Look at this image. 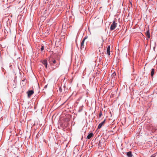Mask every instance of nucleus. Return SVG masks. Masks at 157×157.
<instances>
[{
	"label": "nucleus",
	"mask_w": 157,
	"mask_h": 157,
	"mask_svg": "<svg viewBox=\"0 0 157 157\" xmlns=\"http://www.w3.org/2000/svg\"><path fill=\"white\" fill-rule=\"evenodd\" d=\"M113 76H114V73H113Z\"/></svg>",
	"instance_id": "17"
},
{
	"label": "nucleus",
	"mask_w": 157,
	"mask_h": 157,
	"mask_svg": "<svg viewBox=\"0 0 157 157\" xmlns=\"http://www.w3.org/2000/svg\"><path fill=\"white\" fill-rule=\"evenodd\" d=\"M155 156L156 155L155 154H154L152 155L151 157H155Z\"/></svg>",
	"instance_id": "15"
},
{
	"label": "nucleus",
	"mask_w": 157,
	"mask_h": 157,
	"mask_svg": "<svg viewBox=\"0 0 157 157\" xmlns=\"http://www.w3.org/2000/svg\"><path fill=\"white\" fill-rule=\"evenodd\" d=\"M42 63L45 66L46 68H47V61L46 59L44 60Z\"/></svg>",
	"instance_id": "5"
},
{
	"label": "nucleus",
	"mask_w": 157,
	"mask_h": 157,
	"mask_svg": "<svg viewBox=\"0 0 157 157\" xmlns=\"http://www.w3.org/2000/svg\"><path fill=\"white\" fill-rule=\"evenodd\" d=\"M34 91L33 90H29L27 92V93L28 94V96L29 98H30V96L33 94Z\"/></svg>",
	"instance_id": "3"
},
{
	"label": "nucleus",
	"mask_w": 157,
	"mask_h": 157,
	"mask_svg": "<svg viewBox=\"0 0 157 157\" xmlns=\"http://www.w3.org/2000/svg\"><path fill=\"white\" fill-rule=\"evenodd\" d=\"M117 25V23H116L115 21H113L110 27V30H114Z\"/></svg>",
	"instance_id": "1"
},
{
	"label": "nucleus",
	"mask_w": 157,
	"mask_h": 157,
	"mask_svg": "<svg viewBox=\"0 0 157 157\" xmlns=\"http://www.w3.org/2000/svg\"><path fill=\"white\" fill-rule=\"evenodd\" d=\"M102 115V113L101 111H100L99 113V117H101Z\"/></svg>",
	"instance_id": "13"
},
{
	"label": "nucleus",
	"mask_w": 157,
	"mask_h": 157,
	"mask_svg": "<svg viewBox=\"0 0 157 157\" xmlns=\"http://www.w3.org/2000/svg\"><path fill=\"white\" fill-rule=\"evenodd\" d=\"M59 91L60 92H62V88L61 87H59Z\"/></svg>",
	"instance_id": "12"
},
{
	"label": "nucleus",
	"mask_w": 157,
	"mask_h": 157,
	"mask_svg": "<svg viewBox=\"0 0 157 157\" xmlns=\"http://www.w3.org/2000/svg\"><path fill=\"white\" fill-rule=\"evenodd\" d=\"M93 136V134L92 133L89 134L87 136V139H90Z\"/></svg>",
	"instance_id": "8"
},
{
	"label": "nucleus",
	"mask_w": 157,
	"mask_h": 157,
	"mask_svg": "<svg viewBox=\"0 0 157 157\" xmlns=\"http://www.w3.org/2000/svg\"><path fill=\"white\" fill-rule=\"evenodd\" d=\"M87 36H86L83 39V40L82 41L81 43V46L80 48L81 50H82V48H84V42L85 40L87 38Z\"/></svg>",
	"instance_id": "2"
},
{
	"label": "nucleus",
	"mask_w": 157,
	"mask_h": 157,
	"mask_svg": "<svg viewBox=\"0 0 157 157\" xmlns=\"http://www.w3.org/2000/svg\"><path fill=\"white\" fill-rule=\"evenodd\" d=\"M105 120H104V121L102 122L101 123H100L98 125V128L100 129V128L104 124L105 122Z\"/></svg>",
	"instance_id": "4"
},
{
	"label": "nucleus",
	"mask_w": 157,
	"mask_h": 157,
	"mask_svg": "<svg viewBox=\"0 0 157 157\" xmlns=\"http://www.w3.org/2000/svg\"><path fill=\"white\" fill-rule=\"evenodd\" d=\"M44 46H42L41 48V51H43L44 50Z\"/></svg>",
	"instance_id": "14"
},
{
	"label": "nucleus",
	"mask_w": 157,
	"mask_h": 157,
	"mask_svg": "<svg viewBox=\"0 0 157 157\" xmlns=\"http://www.w3.org/2000/svg\"><path fill=\"white\" fill-rule=\"evenodd\" d=\"M128 157H132V155L131 151H129L126 153Z\"/></svg>",
	"instance_id": "7"
},
{
	"label": "nucleus",
	"mask_w": 157,
	"mask_h": 157,
	"mask_svg": "<svg viewBox=\"0 0 157 157\" xmlns=\"http://www.w3.org/2000/svg\"><path fill=\"white\" fill-rule=\"evenodd\" d=\"M107 53L108 55H110V46L109 45L107 48Z\"/></svg>",
	"instance_id": "6"
},
{
	"label": "nucleus",
	"mask_w": 157,
	"mask_h": 157,
	"mask_svg": "<svg viewBox=\"0 0 157 157\" xmlns=\"http://www.w3.org/2000/svg\"><path fill=\"white\" fill-rule=\"evenodd\" d=\"M49 61L50 62H51L52 61V62L54 64L55 63H56V60H53L52 59H50L49 60Z\"/></svg>",
	"instance_id": "11"
},
{
	"label": "nucleus",
	"mask_w": 157,
	"mask_h": 157,
	"mask_svg": "<svg viewBox=\"0 0 157 157\" xmlns=\"http://www.w3.org/2000/svg\"><path fill=\"white\" fill-rule=\"evenodd\" d=\"M98 145L100 147L101 146V142L100 141H99V143H98Z\"/></svg>",
	"instance_id": "16"
},
{
	"label": "nucleus",
	"mask_w": 157,
	"mask_h": 157,
	"mask_svg": "<svg viewBox=\"0 0 157 157\" xmlns=\"http://www.w3.org/2000/svg\"><path fill=\"white\" fill-rule=\"evenodd\" d=\"M155 72V70L154 69H151V77H152L154 74Z\"/></svg>",
	"instance_id": "9"
},
{
	"label": "nucleus",
	"mask_w": 157,
	"mask_h": 157,
	"mask_svg": "<svg viewBox=\"0 0 157 157\" xmlns=\"http://www.w3.org/2000/svg\"><path fill=\"white\" fill-rule=\"evenodd\" d=\"M146 35L149 38L150 37V33L149 30H148L146 33Z\"/></svg>",
	"instance_id": "10"
}]
</instances>
